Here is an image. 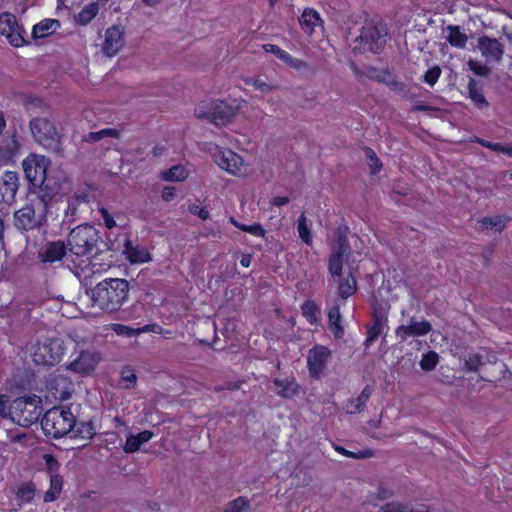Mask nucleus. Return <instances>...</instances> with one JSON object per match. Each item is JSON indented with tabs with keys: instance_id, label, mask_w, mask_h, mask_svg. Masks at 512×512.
<instances>
[{
	"instance_id": "28",
	"label": "nucleus",
	"mask_w": 512,
	"mask_h": 512,
	"mask_svg": "<svg viewBox=\"0 0 512 512\" xmlns=\"http://www.w3.org/2000/svg\"><path fill=\"white\" fill-rule=\"evenodd\" d=\"M153 435L152 431L144 430L136 435L128 436L124 445V451L127 453L137 452L142 444L152 439Z\"/></svg>"
},
{
	"instance_id": "5",
	"label": "nucleus",
	"mask_w": 512,
	"mask_h": 512,
	"mask_svg": "<svg viewBox=\"0 0 512 512\" xmlns=\"http://www.w3.org/2000/svg\"><path fill=\"white\" fill-rule=\"evenodd\" d=\"M388 38V29L385 24L381 22L367 21L363 25L360 35L356 38L358 49L360 52H371L374 54L380 53Z\"/></svg>"
},
{
	"instance_id": "63",
	"label": "nucleus",
	"mask_w": 512,
	"mask_h": 512,
	"mask_svg": "<svg viewBox=\"0 0 512 512\" xmlns=\"http://www.w3.org/2000/svg\"><path fill=\"white\" fill-rule=\"evenodd\" d=\"M253 85L261 92H268L271 89L270 85L261 79L254 80Z\"/></svg>"
},
{
	"instance_id": "60",
	"label": "nucleus",
	"mask_w": 512,
	"mask_h": 512,
	"mask_svg": "<svg viewBox=\"0 0 512 512\" xmlns=\"http://www.w3.org/2000/svg\"><path fill=\"white\" fill-rule=\"evenodd\" d=\"M175 192H176V190L174 187H170V186L164 187V189L162 191L163 200H165L167 202L173 200L175 197Z\"/></svg>"
},
{
	"instance_id": "44",
	"label": "nucleus",
	"mask_w": 512,
	"mask_h": 512,
	"mask_svg": "<svg viewBox=\"0 0 512 512\" xmlns=\"http://www.w3.org/2000/svg\"><path fill=\"white\" fill-rule=\"evenodd\" d=\"M384 326H385V324L378 323V322H373V321H372L371 325L367 326V337H366V340H365V344L367 346L372 344L373 342H375L377 340V338L383 332V327Z\"/></svg>"
},
{
	"instance_id": "20",
	"label": "nucleus",
	"mask_w": 512,
	"mask_h": 512,
	"mask_svg": "<svg viewBox=\"0 0 512 512\" xmlns=\"http://www.w3.org/2000/svg\"><path fill=\"white\" fill-rule=\"evenodd\" d=\"M15 226L23 231H29L38 227L33 206L26 205L14 213Z\"/></svg>"
},
{
	"instance_id": "7",
	"label": "nucleus",
	"mask_w": 512,
	"mask_h": 512,
	"mask_svg": "<svg viewBox=\"0 0 512 512\" xmlns=\"http://www.w3.org/2000/svg\"><path fill=\"white\" fill-rule=\"evenodd\" d=\"M237 109L238 106L217 100L198 105L195 108V116L200 119H208L216 126H226L236 115Z\"/></svg>"
},
{
	"instance_id": "64",
	"label": "nucleus",
	"mask_w": 512,
	"mask_h": 512,
	"mask_svg": "<svg viewBox=\"0 0 512 512\" xmlns=\"http://www.w3.org/2000/svg\"><path fill=\"white\" fill-rule=\"evenodd\" d=\"M498 153H503L509 157H512V144L511 145H504L502 143H499V149H497Z\"/></svg>"
},
{
	"instance_id": "52",
	"label": "nucleus",
	"mask_w": 512,
	"mask_h": 512,
	"mask_svg": "<svg viewBox=\"0 0 512 512\" xmlns=\"http://www.w3.org/2000/svg\"><path fill=\"white\" fill-rule=\"evenodd\" d=\"M263 50L267 53H272L281 61H283L284 58H287L286 55L288 54V52H286L285 50L280 48L278 45L270 44V43L264 44Z\"/></svg>"
},
{
	"instance_id": "57",
	"label": "nucleus",
	"mask_w": 512,
	"mask_h": 512,
	"mask_svg": "<svg viewBox=\"0 0 512 512\" xmlns=\"http://www.w3.org/2000/svg\"><path fill=\"white\" fill-rule=\"evenodd\" d=\"M472 142L477 143L485 148H488L494 152H497V149H499V142H491L486 139L480 138L475 136L472 140Z\"/></svg>"
},
{
	"instance_id": "10",
	"label": "nucleus",
	"mask_w": 512,
	"mask_h": 512,
	"mask_svg": "<svg viewBox=\"0 0 512 512\" xmlns=\"http://www.w3.org/2000/svg\"><path fill=\"white\" fill-rule=\"evenodd\" d=\"M29 127L35 140L45 146H56L60 142V135L52 121L47 118L35 117L30 120Z\"/></svg>"
},
{
	"instance_id": "8",
	"label": "nucleus",
	"mask_w": 512,
	"mask_h": 512,
	"mask_svg": "<svg viewBox=\"0 0 512 512\" xmlns=\"http://www.w3.org/2000/svg\"><path fill=\"white\" fill-rule=\"evenodd\" d=\"M13 420L23 426L37 422L42 414L41 399L36 395L16 398L11 405Z\"/></svg>"
},
{
	"instance_id": "33",
	"label": "nucleus",
	"mask_w": 512,
	"mask_h": 512,
	"mask_svg": "<svg viewBox=\"0 0 512 512\" xmlns=\"http://www.w3.org/2000/svg\"><path fill=\"white\" fill-rule=\"evenodd\" d=\"M36 494V485L33 481L23 482L18 485L15 492L16 500L20 504L31 503L34 500Z\"/></svg>"
},
{
	"instance_id": "21",
	"label": "nucleus",
	"mask_w": 512,
	"mask_h": 512,
	"mask_svg": "<svg viewBox=\"0 0 512 512\" xmlns=\"http://www.w3.org/2000/svg\"><path fill=\"white\" fill-rule=\"evenodd\" d=\"M66 254V246L62 241L49 242L39 252V258L43 263H54L62 260Z\"/></svg>"
},
{
	"instance_id": "56",
	"label": "nucleus",
	"mask_w": 512,
	"mask_h": 512,
	"mask_svg": "<svg viewBox=\"0 0 512 512\" xmlns=\"http://www.w3.org/2000/svg\"><path fill=\"white\" fill-rule=\"evenodd\" d=\"M189 211L197 215L202 220H207L210 217L209 211L205 207H201L199 205H191L189 206Z\"/></svg>"
},
{
	"instance_id": "9",
	"label": "nucleus",
	"mask_w": 512,
	"mask_h": 512,
	"mask_svg": "<svg viewBox=\"0 0 512 512\" xmlns=\"http://www.w3.org/2000/svg\"><path fill=\"white\" fill-rule=\"evenodd\" d=\"M64 355V348L59 339H46L34 346L32 358L35 364L54 366L59 363Z\"/></svg>"
},
{
	"instance_id": "37",
	"label": "nucleus",
	"mask_w": 512,
	"mask_h": 512,
	"mask_svg": "<svg viewBox=\"0 0 512 512\" xmlns=\"http://www.w3.org/2000/svg\"><path fill=\"white\" fill-rule=\"evenodd\" d=\"M187 177L188 171L183 165L172 166L162 176L165 181H184Z\"/></svg>"
},
{
	"instance_id": "32",
	"label": "nucleus",
	"mask_w": 512,
	"mask_h": 512,
	"mask_svg": "<svg viewBox=\"0 0 512 512\" xmlns=\"http://www.w3.org/2000/svg\"><path fill=\"white\" fill-rule=\"evenodd\" d=\"M447 31V41L452 47L457 49H464L466 47L468 36L461 31L460 26L449 25Z\"/></svg>"
},
{
	"instance_id": "13",
	"label": "nucleus",
	"mask_w": 512,
	"mask_h": 512,
	"mask_svg": "<svg viewBox=\"0 0 512 512\" xmlns=\"http://www.w3.org/2000/svg\"><path fill=\"white\" fill-rule=\"evenodd\" d=\"M45 385L48 394L59 401L70 399L74 392L73 382L62 374H50L46 379Z\"/></svg>"
},
{
	"instance_id": "41",
	"label": "nucleus",
	"mask_w": 512,
	"mask_h": 512,
	"mask_svg": "<svg viewBox=\"0 0 512 512\" xmlns=\"http://www.w3.org/2000/svg\"><path fill=\"white\" fill-rule=\"evenodd\" d=\"M439 362V355L435 351H428L422 355L420 367L424 371H432Z\"/></svg>"
},
{
	"instance_id": "31",
	"label": "nucleus",
	"mask_w": 512,
	"mask_h": 512,
	"mask_svg": "<svg viewBox=\"0 0 512 512\" xmlns=\"http://www.w3.org/2000/svg\"><path fill=\"white\" fill-rule=\"evenodd\" d=\"M328 322L329 327L336 338H340L344 335V328L341 325V313L340 305L338 303L333 304L328 309Z\"/></svg>"
},
{
	"instance_id": "27",
	"label": "nucleus",
	"mask_w": 512,
	"mask_h": 512,
	"mask_svg": "<svg viewBox=\"0 0 512 512\" xmlns=\"http://www.w3.org/2000/svg\"><path fill=\"white\" fill-rule=\"evenodd\" d=\"M467 89L469 98L478 109L483 110L489 107V102L483 94L482 87L475 79H469Z\"/></svg>"
},
{
	"instance_id": "18",
	"label": "nucleus",
	"mask_w": 512,
	"mask_h": 512,
	"mask_svg": "<svg viewBox=\"0 0 512 512\" xmlns=\"http://www.w3.org/2000/svg\"><path fill=\"white\" fill-rule=\"evenodd\" d=\"M478 49L484 57L495 61H500L504 53L503 44L498 39L487 35L478 38Z\"/></svg>"
},
{
	"instance_id": "11",
	"label": "nucleus",
	"mask_w": 512,
	"mask_h": 512,
	"mask_svg": "<svg viewBox=\"0 0 512 512\" xmlns=\"http://www.w3.org/2000/svg\"><path fill=\"white\" fill-rule=\"evenodd\" d=\"M331 357V350L320 344L314 345L308 352L307 368L312 379L319 380L323 375L328 361Z\"/></svg>"
},
{
	"instance_id": "54",
	"label": "nucleus",
	"mask_w": 512,
	"mask_h": 512,
	"mask_svg": "<svg viewBox=\"0 0 512 512\" xmlns=\"http://www.w3.org/2000/svg\"><path fill=\"white\" fill-rule=\"evenodd\" d=\"M286 56L287 58H284L283 62L287 64L289 67L300 70L307 66V63L302 59L295 58L291 56L289 53Z\"/></svg>"
},
{
	"instance_id": "30",
	"label": "nucleus",
	"mask_w": 512,
	"mask_h": 512,
	"mask_svg": "<svg viewBox=\"0 0 512 512\" xmlns=\"http://www.w3.org/2000/svg\"><path fill=\"white\" fill-rule=\"evenodd\" d=\"M49 480V488L43 495L44 503H51L58 500L64 488V479L62 476H52Z\"/></svg>"
},
{
	"instance_id": "38",
	"label": "nucleus",
	"mask_w": 512,
	"mask_h": 512,
	"mask_svg": "<svg viewBox=\"0 0 512 512\" xmlns=\"http://www.w3.org/2000/svg\"><path fill=\"white\" fill-rule=\"evenodd\" d=\"M99 5L96 2L90 3L82 8V10L78 14V22L80 24L86 25L90 23L98 14Z\"/></svg>"
},
{
	"instance_id": "12",
	"label": "nucleus",
	"mask_w": 512,
	"mask_h": 512,
	"mask_svg": "<svg viewBox=\"0 0 512 512\" xmlns=\"http://www.w3.org/2000/svg\"><path fill=\"white\" fill-rule=\"evenodd\" d=\"M212 156L214 162L228 173L235 176L242 173L243 159L231 149L221 148L215 145Z\"/></svg>"
},
{
	"instance_id": "47",
	"label": "nucleus",
	"mask_w": 512,
	"mask_h": 512,
	"mask_svg": "<svg viewBox=\"0 0 512 512\" xmlns=\"http://www.w3.org/2000/svg\"><path fill=\"white\" fill-rule=\"evenodd\" d=\"M441 73V68L438 65H435L425 72L423 81L429 86L433 87L439 80Z\"/></svg>"
},
{
	"instance_id": "45",
	"label": "nucleus",
	"mask_w": 512,
	"mask_h": 512,
	"mask_svg": "<svg viewBox=\"0 0 512 512\" xmlns=\"http://www.w3.org/2000/svg\"><path fill=\"white\" fill-rule=\"evenodd\" d=\"M249 507V501L246 497L239 496L232 500L223 512H242Z\"/></svg>"
},
{
	"instance_id": "59",
	"label": "nucleus",
	"mask_w": 512,
	"mask_h": 512,
	"mask_svg": "<svg viewBox=\"0 0 512 512\" xmlns=\"http://www.w3.org/2000/svg\"><path fill=\"white\" fill-rule=\"evenodd\" d=\"M27 106H32L36 108H43L45 106V102L41 97L38 96H30L27 100Z\"/></svg>"
},
{
	"instance_id": "43",
	"label": "nucleus",
	"mask_w": 512,
	"mask_h": 512,
	"mask_svg": "<svg viewBox=\"0 0 512 512\" xmlns=\"http://www.w3.org/2000/svg\"><path fill=\"white\" fill-rule=\"evenodd\" d=\"M43 459L45 461V471L49 478H51L52 476H61L59 474L60 463L58 462L54 455L45 454L43 456Z\"/></svg>"
},
{
	"instance_id": "55",
	"label": "nucleus",
	"mask_w": 512,
	"mask_h": 512,
	"mask_svg": "<svg viewBox=\"0 0 512 512\" xmlns=\"http://www.w3.org/2000/svg\"><path fill=\"white\" fill-rule=\"evenodd\" d=\"M100 214L102 216V219L104 221V224L106 228L113 229L117 226L116 221L114 220V217L106 208L100 209Z\"/></svg>"
},
{
	"instance_id": "49",
	"label": "nucleus",
	"mask_w": 512,
	"mask_h": 512,
	"mask_svg": "<svg viewBox=\"0 0 512 512\" xmlns=\"http://www.w3.org/2000/svg\"><path fill=\"white\" fill-rule=\"evenodd\" d=\"M468 66L469 69L478 76L486 77L490 73L489 67L477 60H470Z\"/></svg>"
},
{
	"instance_id": "6",
	"label": "nucleus",
	"mask_w": 512,
	"mask_h": 512,
	"mask_svg": "<svg viewBox=\"0 0 512 512\" xmlns=\"http://www.w3.org/2000/svg\"><path fill=\"white\" fill-rule=\"evenodd\" d=\"M99 240L98 231L89 224L79 225L68 235V247L76 256H85L93 252Z\"/></svg>"
},
{
	"instance_id": "51",
	"label": "nucleus",
	"mask_w": 512,
	"mask_h": 512,
	"mask_svg": "<svg viewBox=\"0 0 512 512\" xmlns=\"http://www.w3.org/2000/svg\"><path fill=\"white\" fill-rule=\"evenodd\" d=\"M107 136L118 137V131L112 128H105L97 132H91L89 134V139L92 141H98Z\"/></svg>"
},
{
	"instance_id": "26",
	"label": "nucleus",
	"mask_w": 512,
	"mask_h": 512,
	"mask_svg": "<svg viewBox=\"0 0 512 512\" xmlns=\"http://www.w3.org/2000/svg\"><path fill=\"white\" fill-rule=\"evenodd\" d=\"M60 27L57 19L46 18L35 24L32 29V37L34 39L45 38L56 31Z\"/></svg>"
},
{
	"instance_id": "46",
	"label": "nucleus",
	"mask_w": 512,
	"mask_h": 512,
	"mask_svg": "<svg viewBox=\"0 0 512 512\" xmlns=\"http://www.w3.org/2000/svg\"><path fill=\"white\" fill-rule=\"evenodd\" d=\"M366 76L369 79L375 80L377 82L385 83L387 79L390 78V71L387 69H377L370 67L367 70Z\"/></svg>"
},
{
	"instance_id": "58",
	"label": "nucleus",
	"mask_w": 512,
	"mask_h": 512,
	"mask_svg": "<svg viewBox=\"0 0 512 512\" xmlns=\"http://www.w3.org/2000/svg\"><path fill=\"white\" fill-rule=\"evenodd\" d=\"M392 496H393V491L388 488H385L384 486H379L375 493L376 499L381 500V501L391 498Z\"/></svg>"
},
{
	"instance_id": "42",
	"label": "nucleus",
	"mask_w": 512,
	"mask_h": 512,
	"mask_svg": "<svg viewBox=\"0 0 512 512\" xmlns=\"http://www.w3.org/2000/svg\"><path fill=\"white\" fill-rule=\"evenodd\" d=\"M364 152H365L366 158L369 161V167H370L371 174L375 175V174L379 173L382 169V163H381L380 159L378 158L376 152L370 147H365Z\"/></svg>"
},
{
	"instance_id": "39",
	"label": "nucleus",
	"mask_w": 512,
	"mask_h": 512,
	"mask_svg": "<svg viewBox=\"0 0 512 512\" xmlns=\"http://www.w3.org/2000/svg\"><path fill=\"white\" fill-rule=\"evenodd\" d=\"M297 231H298L299 237L301 238V240L306 245H309V246L312 245L313 237H312L311 230L308 227L307 218L304 215V213H302L298 217V220H297Z\"/></svg>"
},
{
	"instance_id": "16",
	"label": "nucleus",
	"mask_w": 512,
	"mask_h": 512,
	"mask_svg": "<svg viewBox=\"0 0 512 512\" xmlns=\"http://www.w3.org/2000/svg\"><path fill=\"white\" fill-rule=\"evenodd\" d=\"M19 188V176L15 171H5L0 179V198L3 203L11 204L15 201Z\"/></svg>"
},
{
	"instance_id": "1",
	"label": "nucleus",
	"mask_w": 512,
	"mask_h": 512,
	"mask_svg": "<svg viewBox=\"0 0 512 512\" xmlns=\"http://www.w3.org/2000/svg\"><path fill=\"white\" fill-rule=\"evenodd\" d=\"M130 285L123 278H105L91 290L93 307L105 313L119 311L128 301Z\"/></svg>"
},
{
	"instance_id": "24",
	"label": "nucleus",
	"mask_w": 512,
	"mask_h": 512,
	"mask_svg": "<svg viewBox=\"0 0 512 512\" xmlns=\"http://www.w3.org/2000/svg\"><path fill=\"white\" fill-rule=\"evenodd\" d=\"M301 29L308 35H311L316 26L322 23L320 14L313 8H305L299 18Z\"/></svg>"
},
{
	"instance_id": "17",
	"label": "nucleus",
	"mask_w": 512,
	"mask_h": 512,
	"mask_svg": "<svg viewBox=\"0 0 512 512\" xmlns=\"http://www.w3.org/2000/svg\"><path fill=\"white\" fill-rule=\"evenodd\" d=\"M432 331V325L427 320L411 321L409 325H400L396 328L395 334L401 339L406 341L410 337L425 336Z\"/></svg>"
},
{
	"instance_id": "62",
	"label": "nucleus",
	"mask_w": 512,
	"mask_h": 512,
	"mask_svg": "<svg viewBox=\"0 0 512 512\" xmlns=\"http://www.w3.org/2000/svg\"><path fill=\"white\" fill-rule=\"evenodd\" d=\"M121 377L123 381L129 382L131 385H134L137 380L136 374L131 370L123 371Z\"/></svg>"
},
{
	"instance_id": "35",
	"label": "nucleus",
	"mask_w": 512,
	"mask_h": 512,
	"mask_svg": "<svg viewBox=\"0 0 512 512\" xmlns=\"http://www.w3.org/2000/svg\"><path fill=\"white\" fill-rule=\"evenodd\" d=\"M96 435V429L91 421L76 422L75 428L71 431L70 437L91 440Z\"/></svg>"
},
{
	"instance_id": "48",
	"label": "nucleus",
	"mask_w": 512,
	"mask_h": 512,
	"mask_svg": "<svg viewBox=\"0 0 512 512\" xmlns=\"http://www.w3.org/2000/svg\"><path fill=\"white\" fill-rule=\"evenodd\" d=\"M483 364V356L479 353L470 354L466 360V366L472 372H478Z\"/></svg>"
},
{
	"instance_id": "15",
	"label": "nucleus",
	"mask_w": 512,
	"mask_h": 512,
	"mask_svg": "<svg viewBox=\"0 0 512 512\" xmlns=\"http://www.w3.org/2000/svg\"><path fill=\"white\" fill-rule=\"evenodd\" d=\"M100 359L99 353L83 350L69 363L68 369L78 374L88 375L95 370Z\"/></svg>"
},
{
	"instance_id": "36",
	"label": "nucleus",
	"mask_w": 512,
	"mask_h": 512,
	"mask_svg": "<svg viewBox=\"0 0 512 512\" xmlns=\"http://www.w3.org/2000/svg\"><path fill=\"white\" fill-rule=\"evenodd\" d=\"M229 222L239 230L243 232H247L250 235L258 238H265L266 237V230L260 223H253L251 225L243 224L239 221H237L234 217H230Z\"/></svg>"
},
{
	"instance_id": "25",
	"label": "nucleus",
	"mask_w": 512,
	"mask_h": 512,
	"mask_svg": "<svg viewBox=\"0 0 512 512\" xmlns=\"http://www.w3.org/2000/svg\"><path fill=\"white\" fill-rule=\"evenodd\" d=\"M372 391V387L370 385H366L356 399H351L347 402V413L355 414L364 411L366 404L372 395Z\"/></svg>"
},
{
	"instance_id": "53",
	"label": "nucleus",
	"mask_w": 512,
	"mask_h": 512,
	"mask_svg": "<svg viewBox=\"0 0 512 512\" xmlns=\"http://www.w3.org/2000/svg\"><path fill=\"white\" fill-rule=\"evenodd\" d=\"M372 321L387 325L388 317L387 313L381 306H374L372 312Z\"/></svg>"
},
{
	"instance_id": "40",
	"label": "nucleus",
	"mask_w": 512,
	"mask_h": 512,
	"mask_svg": "<svg viewBox=\"0 0 512 512\" xmlns=\"http://www.w3.org/2000/svg\"><path fill=\"white\" fill-rule=\"evenodd\" d=\"M334 449L339 454L353 459H366L374 455V452L370 449H363L358 452H352L339 445H334Z\"/></svg>"
},
{
	"instance_id": "29",
	"label": "nucleus",
	"mask_w": 512,
	"mask_h": 512,
	"mask_svg": "<svg viewBox=\"0 0 512 512\" xmlns=\"http://www.w3.org/2000/svg\"><path fill=\"white\" fill-rule=\"evenodd\" d=\"M301 314L312 326H318L320 322V307L312 300H306L301 304Z\"/></svg>"
},
{
	"instance_id": "4",
	"label": "nucleus",
	"mask_w": 512,
	"mask_h": 512,
	"mask_svg": "<svg viewBox=\"0 0 512 512\" xmlns=\"http://www.w3.org/2000/svg\"><path fill=\"white\" fill-rule=\"evenodd\" d=\"M41 426L45 435L60 439L71 434L76 426V418L69 407L54 406L43 415Z\"/></svg>"
},
{
	"instance_id": "22",
	"label": "nucleus",
	"mask_w": 512,
	"mask_h": 512,
	"mask_svg": "<svg viewBox=\"0 0 512 512\" xmlns=\"http://www.w3.org/2000/svg\"><path fill=\"white\" fill-rule=\"evenodd\" d=\"M273 384L277 388V395L285 399H292L297 396L301 388L294 377L285 379L275 378Z\"/></svg>"
},
{
	"instance_id": "23",
	"label": "nucleus",
	"mask_w": 512,
	"mask_h": 512,
	"mask_svg": "<svg viewBox=\"0 0 512 512\" xmlns=\"http://www.w3.org/2000/svg\"><path fill=\"white\" fill-rule=\"evenodd\" d=\"M512 220L510 215L502 214L495 216H486L478 220L479 230H495L496 232H503L507 224Z\"/></svg>"
},
{
	"instance_id": "50",
	"label": "nucleus",
	"mask_w": 512,
	"mask_h": 512,
	"mask_svg": "<svg viewBox=\"0 0 512 512\" xmlns=\"http://www.w3.org/2000/svg\"><path fill=\"white\" fill-rule=\"evenodd\" d=\"M385 84L390 88V90L397 92V93L404 94L408 91L406 84L397 80L395 77L392 76L391 73H390V78L387 79Z\"/></svg>"
},
{
	"instance_id": "2",
	"label": "nucleus",
	"mask_w": 512,
	"mask_h": 512,
	"mask_svg": "<svg viewBox=\"0 0 512 512\" xmlns=\"http://www.w3.org/2000/svg\"><path fill=\"white\" fill-rule=\"evenodd\" d=\"M350 252V244L347 236L339 233L336 240V246L328 259V271L330 275L338 278V296L342 300L355 295L358 291L356 278V269H350L347 275L343 276L344 257Z\"/></svg>"
},
{
	"instance_id": "61",
	"label": "nucleus",
	"mask_w": 512,
	"mask_h": 512,
	"mask_svg": "<svg viewBox=\"0 0 512 512\" xmlns=\"http://www.w3.org/2000/svg\"><path fill=\"white\" fill-rule=\"evenodd\" d=\"M289 202L290 199L287 196H275L271 200V205L275 207H280L288 204Z\"/></svg>"
},
{
	"instance_id": "34",
	"label": "nucleus",
	"mask_w": 512,
	"mask_h": 512,
	"mask_svg": "<svg viewBox=\"0 0 512 512\" xmlns=\"http://www.w3.org/2000/svg\"><path fill=\"white\" fill-rule=\"evenodd\" d=\"M379 512H429L428 506L421 505L419 508L414 509L408 504L398 501L387 502L382 505Z\"/></svg>"
},
{
	"instance_id": "19",
	"label": "nucleus",
	"mask_w": 512,
	"mask_h": 512,
	"mask_svg": "<svg viewBox=\"0 0 512 512\" xmlns=\"http://www.w3.org/2000/svg\"><path fill=\"white\" fill-rule=\"evenodd\" d=\"M123 32L118 26L109 27L105 32V39L103 43V52L105 55L112 57L123 46Z\"/></svg>"
},
{
	"instance_id": "14",
	"label": "nucleus",
	"mask_w": 512,
	"mask_h": 512,
	"mask_svg": "<svg viewBox=\"0 0 512 512\" xmlns=\"http://www.w3.org/2000/svg\"><path fill=\"white\" fill-rule=\"evenodd\" d=\"M0 34L5 36L14 47H21L26 43L19 27L16 16L9 12L0 14Z\"/></svg>"
},
{
	"instance_id": "3",
	"label": "nucleus",
	"mask_w": 512,
	"mask_h": 512,
	"mask_svg": "<svg viewBox=\"0 0 512 512\" xmlns=\"http://www.w3.org/2000/svg\"><path fill=\"white\" fill-rule=\"evenodd\" d=\"M50 160L41 155L31 154L22 163L24 174L33 186H39L45 196L53 198L60 194V186L47 174Z\"/></svg>"
}]
</instances>
